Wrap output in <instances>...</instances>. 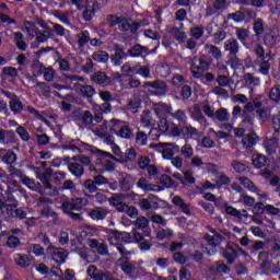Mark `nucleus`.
<instances>
[{
	"label": "nucleus",
	"instance_id": "f257e3e1",
	"mask_svg": "<svg viewBox=\"0 0 280 280\" xmlns=\"http://www.w3.org/2000/svg\"><path fill=\"white\" fill-rule=\"evenodd\" d=\"M91 164V158L84 154H78L70 158L68 161L67 168L71 175L75 178H82L84 176V167L85 165Z\"/></svg>",
	"mask_w": 280,
	"mask_h": 280
},
{
	"label": "nucleus",
	"instance_id": "f03ea898",
	"mask_svg": "<svg viewBox=\"0 0 280 280\" xmlns=\"http://www.w3.org/2000/svg\"><path fill=\"white\" fill-rule=\"evenodd\" d=\"M224 51L229 52L230 65L231 67H237L240 65V58L237 55L240 54V42L235 37H231L224 42L223 45Z\"/></svg>",
	"mask_w": 280,
	"mask_h": 280
},
{
	"label": "nucleus",
	"instance_id": "7ed1b4c3",
	"mask_svg": "<svg viewBox=\"0 0 280 280\" xmlns=\"http://www.w3.org/2000/svg\"><path fill=\"white\" fill-rule=\"evenodd\" d=\"M237 250H240V245L231 241H229L225 247L222 249V257L226 260V264H229V266H233V264H235V260L240 259V254L237 253Z\"/></svg>",
	"mask_w": 280,
	"mask_h": 280
},
{
	"label": "nucleus",
	"instance_id": "20e7f679",
	"mask_svg": "<svg viewBox=\"0 0 280 280\" xmlns=\"http://www.w3.org/2000/svg\"><path fill=\"white\" fill-rule=\"evenodd\" d=\"M109 60L114 67H121V65H124V60H128L126 46L115 44L113 47V54L109 55Z\"/></svg>",
	"mask_w": 280,
	"mask_h": 280
},
{
	"label": "nucleus",
	"instance_id": "39448f33",
	"mask_svg": "<svg viewBox=\"0 0 280 280\" xmlns=\"http://www.w3.org/2000/svg\"><path fill=\"white\" fill-rule=\"evenodd\" d=\"M71 119L77 124L82 121L83 126H89L90 124H93V114L91 110H83L79 107L72 110Z\"/></svg>",
	"mask_w": 280,
	"mask_h": 280
},
{
	"label": "nucleus",
	"instance_id": "423d86ee",
	"mask_svg": "<svg viewBox=\"0 0 280 280\" xmlns=\"http://www.w3.org/2000/svg\"><path fill=\"white\" fill-rule=\"evenodd\" d=\"M91 80L97 86H102V89L113 86L114 84L113 77H108V74L104 71H95L91 75Z\"/></svg>",
	"mask_w": 280,
	"mask_h": 280
},
{
	"label": "nucleus",
	"instance_id": "0eeeda50",
	"mask_svg": "<svg viewBox=\"0 0 280 280\" xmlns=\"http://www.w3.org/2000/svg\"><path fill=\"white\" fill-rule=\"evenodd\" d=\"M46 250H47L48 255H50L52 261H55L59 266H62V264H65V261H67L68 255H67V250H65V248H62V247L58 248L55 245H49Z\"/></svg>",
	"mask_w": 280,
	"mask_h": 280
},
{
	"label": "nucleus",
	"instance_id": "6e6552de",
	"mask_svg": "<svg viewBox=\"0 0 280 280\" xmlns=\"http://www.w3.org/2000/svg\"><path fill=\"white\" fill-rule=\"evenodd\" d=\"M142 89H154L155 91H150V95L159 96L167 91V83L161 80L147 81L143 83Z\"/></svg>",
	"mask_w": 280,
	"mask_h": 280
},
{
	"label": "nucleus",
	"instance_id": "1a4fd4ad",
	"mask_svg": "<svg viewBox=\"0 0 280 280\" xmlns=\"http://www.w3.org/2000/svg\"><path fill=\"white\" fill-rule=\"evenodd\" d=\"M33 32L35 33V36H36V43L31 45L32 49H38V46L40 44L47 43L49 38L56 37V33L50 31H42L38 27L33 28Z\"/></svg>",
	"mask_w": 280,
	"mask_h": 280
},
{
	"label": "nucleus",
	"instance_id": "9d476101",
	"mask_svg": "<svg viewBox=\"0 0 280 280\" xmlns=\"http://www.w3.org/2000/svg\"><path fill=\"white\" fill-rule=\"evenodd\" d=\"M160 148H163L162 156L163 159H166V161L172 160L175 154L180 152V147L175 143L163 142L160 144Z\"/></svg>",
	"mask_w": 280,
	"mask_h": 280
},
{
	"label": "nucleus",
	"instance_id": "9b49d317",
	"mask_svg": "<svg viewBox=\"0 0 280 280\" xmlns=\"http://www.w3.org/2000/svg\"><path fill=\"white\" fill-rule=\"evenodd\" d=\"M100 10H102V4L100 3V1L94 0L89 2L83 11L84 21H91L95 16V14L100 12Z\"/></svg>",
	"mask_w": 280,
	"mask_h": 280
},
{
	"label": "nucleus",
	"instance_id": "f8f14e48",
	"mask_svg": "<svg viewBox=\"0 0 280 280\" xmlns=\"http://www.w3.org/2000/svg\"><path fill=\"white\" fill-rule=\"evenodd\" d=\"M261 141V138L257 136V132L255 130L249 131L247 135H245L242 139L243 148L245 150H253L257 143Z\"/></svg>",
	"mask_w": 280,
	"mask_h": 280
},
{
	"label": "nucleus",
	"instance_id": "ddd939ff",
	"mask_svg": "<svg viewBox=\"0 0 280 280\" xmlns=\"http://www.w3.org/2000/svg\"><path fill=\"white\" fill-rule=\"evenodd\" d=\"M82 202L84 200L80 197L72 198L71 201L65 200L61 203V211H82V207H84Z\"/></svg>",
	"mask_w": 280,
	"mask_h": 280
},
{
	"label": "nucleus",
	"instance_id": "4468645a",
	"mask_svg": "<svg viewBox=\"0 0 280 280\" xmlns=\"http://www.w3.org/2000/svg\"><path fill=\"white\" fill-rule=\"evenodd\" d=\"M208 231H210L212 233V235H210V234L205 235V240H206V242H208L209 246H213L214 248H217V246H220V244H222V242L224 240H226L224 237V235L220 234L213 228H209Z\"/></svg>",
	"mask_w": 280,
	"mask_h": 280
},
{
	"label": "nucleus",
	"instance_id": "2eb2a0df",
	"mask_svg": "<svg viewBox=\"0 0 280 280\" xmlns=\"http://www.w3.org/2000/svg\"><path fill=\"white\" fill-rule=\"evenodd\" d=\"M253 89L249 90V97L250 100H253V103H246L243 109V113H245V115H250V113H253L255 108H260L261 100H264V95H256L255 97H253Z\"/></svg>",
	"mask_w": 280,
	"mask_h": 280
},
{
	"label": "nucleus",
	"instance_id": "dca6fc26",
	"mask_svg": "<svg viewBox=\"0 0 280 280\" xmlns=\"http://www.w3.org/2000/svg\"><path fill=\"white\" fill-rule=\"evenodd\" d=\"M133 240L138 244V248L145 253L147 250L152 249V241L143 238V235L140 232L133 233Z\"/></svg>",
	"mask_w": 280,
	"mask_h": 280
},
{
	"label": "nucleus",
	"instance_id": "f3484780",
	"mask_svg": "<svg viewBox=\"0 0 280 280\" xmlns=\"http://www.w3.org/2000/svg\"><path fill=\"white\" fill-rule=\"evenodd\" d=\"M82 148H84L85 152H90V154H97L100 156H104L105 159H110L112 161H115V155H113L110 152L100 150L86 142H81Z\"/></svg>",
	"mask_w": 280,
	"mask_h": 280
},
{
	"label": "nucleus",
	"instance_id": "a211bd4d",
	"mask_svg": "<svg viewBox=\"0 0 280 280\" xmlns=\"http://www.w3.org/2000/svg\"><path fill=\"white\" fill-rule=\"evenodd\" d=\"M264 145L268 156H272L273 154H277V150L279 149V138H266L264 140Z\"/></svg>",
	"mask_w": 280,
	"mask_h": 280
},
{
	"label": "nucleus",
	"instance_id": "6ab92c4d",
	"mask_svg": "<svg viewBox=\"0 0 280 280\" xmlns=\"http://www.w3.org/2000/svg\"><path fill=\"white\" fill-rule=\"evenodd\" d=\"M148 51H150V49L147 46H141V44H136L135 46H132L127 50V57L141 58L143 54L148 55Z\"/></svg>",
	"mask_w": 280,
	"mask_h": 280
},
{
	"label": "nucleus",
	"instance_id": "aec40b11",
	"mask_svg": "<svg viewBox=\"0 0 280 280\" xmlns=\"http://www.w3.org/2000/svg\"><path fill=\"white\" fill-rule=\"evenodd\" d=\"M110 235L118 242L117 244H130L132 242V235L128 232H121L119 230H110Z\"/></svg>",
	"mask_w": 280,
	"mask_h": 280
},
{
	"label": "nucleus",
	"instance_id": "412c9836",
	"mask_svg": "<svg viewBox=\"0 0 280 280\" xmlns=\"http://www.w3.org/2000/svg\"><path fill=\"white\" fill-rule=\"evenodd\" d=\"M137 187L142 191H163V187L156 184H148V179L143 177L137 182Z\"/></svg>",
	"mask_w": 280,
	"mask_h": 280
},
{
	"label": "nucleus",
	"instance_id": "4be33fe9",
	"mask_svg": "<svg viewBox=\"0 0 280 280\" xmlns=\"http://www.w3.org/2000/svg\"><path fill=\"white\" fill-rule=\"evenodd\" d=\"M124 121L117 119V118H113L110 120V125H108V120H104L103 126L106 128V130H108L109 128V132H112V135H116L117 132H119V130H121Z\"/></svg>",
	"mask_w": 280,
	"mask_h": 280
},
{
	"label": "nucleus",
	"instance_id": "5701e85b",
	"mask_svg": "<svg viewBox=\"0 0 280 280\" xmlns=\"http://www.w3.org/2000/svg\"><path fill=\"white\" fill-rule=\"evenodd\" d=\"M173 205L175 207H178L185 215H191V209H189V203L185 202V199L182 198L180 196H175L172 199Z\"/></svg>",
	"mask_w": 280,
	"mask_h": 280
},
{
	"label": "nucleus",
	"instance_id": "b1692460",
	"mask_svg": "<svg viewBox=\"0 0 280 280\" xmlns=\"http://www.w3.org/2000/svg\"><path fill=\"white\" fill-rule=\"evenodd\" d=\"M173 110L172 105L162 104L154 109V113L156 117L167 119V117H172Z\"/></svg>",
	"mask_w": 280,
	"mask_h": 280
},
{
	"label": "nucleus",
	"instance_id": "393cba45",
	"mask_svg": "<svg viewBox=\"0 0 280 280\" xmlns=\"http://www.w3.org/2000/svg\"><path fill=\"white\" fill-rule=\"evenodd\" d=\"M15 46L20 51H27V43H25V35L21 31L13 33Z\"/></svg>",
	"mask_w": 280,
	"mask_h": 280
},
{
	"label": "nucleus",
	"instance_id": "a878e982",
	"mask_svg": "<svg viewBox=\"0 0 280 280\" xmlns=\"http://www.w3.org/2000/svg\"><path fill=\"white\" fill-rule=\"evenodd\" d=\"M235 36H236V40L240 43H242V45L244 47H248V44L246 43V40H248V36H249V31L248 28H244V27H235Z\"/></svg>",
	"mask_w": 280,
	"mask_h": 280
},
{
	"label": "nucleus",
	"instance_id": "bb28decb",
	"mask_svg": "<svg viewBox=\"0 0 280 280\" xmlns=\"http://www.w3.org/2000/svg\"><path fill=\"white\" fill-rule=\"evenodd\" d=\"M9 107L14 115H21V113L25 110V105L21 102L19 96L9 102Z\"/></svg>",
	"mask_w": 280,
	"mask_h": 280
},
{
	"label": "nucleus",
	"instance_id": "cd10ccee",
	"mask_svg": "<svg viewBox=\"0 0 280 280\" xmlns=\"http://www.w3.org/2000/svg\"><path fill=\"white\" fill-rule=\"evenodd\" d=\"M14 261L20 268H30L32 266V260L30 256L25 254H14Z\"/></svg>",
	"mask_w": 280,
	"mask_h": 280
},
{
	"label": "nucleus",
	"instance_id": "c85d7f7f",
	"mask_svg": "<svg viewBox=\"0 0 280 280\" xmlns=\"http://www.w3.org/2000/svg\"><path fill=\"white\" fill-rule=\"evenodd\" d=\"M140 66V63L130 65L126 62L122 65L121 71L125 73V75L132 78V75H138Z\"/></svg>",
	"mask_w": 280,
	"mask_h": 280
},
{
	"label": "nucleus",
	"instance_id": "c756f323",
	"mask_svg": "<svg viewBox=\"0 0 280 280\" xmlns=\"http://www.w3.org/2000/svg\"><path fill=\"white\" fill-rule=\"evenodd\" d=\"M118 185L121 189V191H130L132 188V176L129 174H126L118 178Z\"/></svg>",
	"mask_w": 280,
	"mask_h": 280
},
{
	"label": "nucleus",
	"instance_id": "7c9ffc66",
	"mask_svg": "<svg viewBox=\"0 0 280 280\" xmlns=\"http://www.w3.org/2000/svg\"><path fill=\"white\" fill-rule=\"evenodd\" d=\"M268 163V158L264 154H256L252 156V165H254L255 170H261V167H266Z\"/></svg>",
	"mask_w": 280,
	"mask_h": 280
},
{
	"label": "nucleus",
	"instance_id": "2f4dec72",
	"mask_svg": "<svg viewBox=\"0 0 280 280\" xmlns=\"http://www.w3.org/2000/svg\"><path fill=\"white\" fill-rule=\"evenodd\" d=\"M155 73L159 78H168L170 73H172V69L167 62H160L155 67Z\"/></svg>",
	"mask_w": 280,
	"mask_h": 280
},
{
	"label": "nucleus",
	"instance_id": "473e14b6",
	"mask_svg": "<svg viewBox=\"0 0 280 280\" xmlns=\"http://www.w3.org/2000/svg\"><path fill=\"white\" fill-rule=\"evenodd\" d=\"M231 167L234 170L236 174H248L250 172V166L242 163L237 160H233L231 163Z\"/></svg>",
	"mask_w": 280,
	"mask_h": 280
},
{
	"label": "nucleus",
	"instance_id": "72a5a7b5",
	"mask_svg": "<svg viewBox=\"0 0 280 280\" xmlns=\"http://www.w3.org/2000/svg\"><path fill=\"white\" fill-rule=\"evenodd\" d=\"M81 96L84 100H91L95 95V88L89 84H79Z\"/></svg>",
	"mask_w": 280,
	"mask_h": 280
},
{
	"label": "nucleus",
	"instance_id": "f704fd0d",
	"mask_svg": "<svg viewBox=\"0 0 280 280\" xmlns=\"http://www.w3.org/2000/svg\"><path fill=\"white\" fill-rule=\"evenodd\" d=\"M92 60H94V62L106 65V62L110 60V55H108L105 50H96L92 55Z\"/></svg>",
	"mask_w": 280,
	"mask_h": 280
},
{
	"label": "nucleus",
	"instance_id": "c9c22d12",
	"mask_svg": "<svg viewBox=\"0 0 280 280\" xmlns=\"http://www.w3.org/2000/svg\"><path fill=\"white\" fill-rule=\"evenodd\" d=\"M244 82L246 86H261V79L250 72L244 74Z\"/></svg>",
	"mask_w": 280,
	"mask_h": 280
},
{
	"label": "nucleus",
	"instance_id": "e433bc0d",
	"mask_svg": "<svg viewBox=\"0 0 280 280\" xmlns=\"http://www.w3.org/2000/svg\"><path fill=\"white\" fill-rule=\"evenodd\" d=\"M86 272L93 280H104V271L97 269L94 265H90Z\"/></svg>",
	"mask_w": 280,
	"mask_h": 280
},
{
	"label": "nucleus",
	"instance_id": "4c0bfd02",
	"mask_svg": "<svg viewBox=\"0 0 280 280\" xmlns=\"http://www.w3.org/2000/svg\"><path fill=\"white\" fill-rule=\"evenodd\" d=\"M171 117L175 121H178V124H183L184 126L187 124V112L185 109L173 110Z\"/></svg>",
	"mask_w": 280,
	"mask_h": 280
},
{
	"label": "nucleus",
	"instance_id": "58836bf2",
	"mask_svg": "<svg viewBox=\"0 0 280 280\" xmlns=\"http://www.w3.org/2000/svg\"><path fill=\"white\" fill-rule=\"evenodd\" d=\"M45 70V66L40 62V60L35 59L31 65V71L34 78H40L43 75V71Z\"/></svg>",
	"mask_w": 280,
	"mask_h": 280
},
{
	"label": "nucleus",
	"instance_id": "ea45409f",
	"mask_svg": "<svg viewBox=\"0 0 280 280\" xmlns=\"http://www.w3.org/2000/svg\"><path fill=\"white\" fill-rule=\"evenodd\" d=\"M240 183L245 187V189H249L253 194H257L259 191V188L255 185L253 180L248 177L241 176L238 177Z\"/></svg>",
	"mask_w": 280,
	"mask_h": 280
},
{
	"label": "nucleus",
	"instance_id": "a19ab883",
	"mask_svg": "<svg viewBox=\"0 0 280 280\" xmlns=\"http://www.w3.org/2000/svg\"><path fill=\"white\" fill-rule=\"evenodd\" d=\"M243 128H253L255 126V116L253 114H246L243 112L241 115Z\"/></svg>",
	"mask_w": 280,
	"mask_h": 280
},
{
	"label": "nucleus",
	"instance_id": "79ce46f5",
	"mask_svg": "<svg viewBox=\"0 0 280 280\" xmlns=\"http://www.w3.org/2000/svg\"><path fill=\"white\" fill-rule=\"evenodd\" d=\"M116 137H119L120 139H132V137H135V133L132 132V128H130L128 125H122L118 130Z\"/></svg>",
	"mask_w": 280,
	"mask_h": 280
},
{
	"label": "nucleus",
	"instance_id": "37998d69",
	"mask_svg": "<svg viewBox=\"0 0 280 280\" xmlns=\"http://www.w3.org/2000/svg\"><path fill=\"white\" fill-rule=\"evenodd\" d=\"M28 255H34L36 257H45V247H42L40 244H31L28 246Z\"/></svg>",
	"mask_w": 280,
	"mask_h": 280
},
{
	"label": "nucleus",
	"instance_id": "c03bdc74",
	"mask_svg": "<svg viewBox=\"0 0 280 280\" xmlns=\"http://www.w3.org/2000/svg\"><path fill=\"white\" fill-rule=\"evenodd\" d=\"M91 40V33L85 30L81 31L78 35V45L82 49V47H86V43H90Z\"/></svg>",
	"mask_w": 280,
	"mask_h": 280
},
{
	"label": "nucleus",
	"instance_id": "a18cd8bd",
	"mask_svg": "<svg viewBox=\"0 0 280 280\" xmlns=\"http://www.w3.org/2000/svg\"><path fill=\"white\" fill-rule=\"evenodd\" d=\"M19 161V155L14 153V151L7 150V153H4V158L2 160V163L4 165H14Z\"/></svg>",
	"mask_w": 280,
	"mask_h": 280
},
{
	"label": "nucleus",
	"instance_id": "49530a36",
	"mask_svg": "<svg viewBox=\"0 0 280 280\" xmlns=\"http://www.w3.org/2000/svg\"><path fill=\"white\" fill-rule=\"evenodd\" d=\"M160 185H162L166 189H170L172 187H178V184L174 179H172L167 174L161 175Z\"/></svg>",
	"mask_w": 280,
	"mask_h": 280
},
{
	"label": "nucleus",
	"instance_id": "de8ad7c7",
	"mask_svg": "<svg viewBox=\"0 0 280 280\" xmlns=\"http://www.w3.org/2000/svg\"><path fill=\"white\" fill-rule=\"evenodd\" d=\"M269 100L275 104H280V84H276L269 91Z\"/></svg>",
	"mask_w": 280,
	"mask_h": 280
},
{
	"label": "nucleus",
	"instance_id": "09e8293b",
	"mask_svg": "<svg viewBox=\"0 0 280 280\" xmlns=\"http://www.w3.org/2000/svg\"><path fill=\"white\" fill-rule=\"evenodd\" d=\"M82 187H83V191H86V194H95L98 189L94 179H85L82 183Z\"/></svg>",
	"mask_w": 280,
	"mask_h": 280
},
{
	"label": "nucleus",
	"instance_id": "8fccbe9b",
	"mask_svg": "<svg viewBox=\"0 0 280 280\" xmlns=\"http://www.w3.org/2000/svg\"><path fill=\"white\" fill-rule=\"evenodd\" d=\"M228 20L234 21V23H244V21H246V13H244L243 11H236L234 13H229Z\"/></svg>",
	"mask_w": 280,
	"mask_h": 280
},
{
	"label": "nucleus",
	"instance_id": "3c124183",
	"mask_svg": "<svg viewBox=\"0 0 280 280\" xmlns=\"http://www.w3.org/2000/svg\"><path fill=\"white\" fill-rule=\"evenodd\" d=\"M190 36L195 38V40H200L201 37L205 36V26L197 25L190 28Z\"/></svg>",
	"mask_w": 280,
	"mask_h": 280
},
{
	"label": "nucleus",
	"instance_id": "603ef678",
	"mask_svg": "<svg viewBox=\"0 0 280 280\" xmlns=\"http://www.w3.org/2000/svg\"><path fill=\"white\" fill-rule=\"evenodd\" d=\"M266 248V243L264 241H255L253 245L247 246V250L252 253V255H257L259 250H264Z\"/></svg>",
	"mask_w": 280,
	"mask_h": 280
},
{
	"label": "nucleus",
	"instance_id": "864d4df0",
	"mask_svg": "<svg viewBox=\"0 0 280 280\" xmlns=\"http://www.w3.org/2000/svg\"><path fill=\"white\" fill-rule=\"evenodd\" d=\"M206 49H208V54L214 58V60H221L222 59V50H220V47L215 45H208L206 46Z\"/></svg>",
	"mask_w": 280,
	"mask_h": 280
},
{
	"label": "nucleus",
	"instance_id": "5fc2aeb1",
	"mask_svg": "<svg viewBox=\"0 0 280 280\" xmlns=\"http://www.w3.org/2000/svg\"><path fill=\"white\" fill-rule=\"evenodd\" d=\"M89 215L92 220H105L108 212L102 209H94L90 211Z\"/></svg>",
	"mask_w": 280,
	"mask_h": 280
},
{
	"label": "nucleus",
	"instance_id": "6e6d98bb",
	"mask_svg": "<svg viewBox=\"0 0 280 280\" xmlns=\"http://www.w3.org/2000/svg\"><path fill=\"white\" fill-rule=\"evenodd\" d=\"M69 161H71V156H65V158H61V156H57V158H54L50 162V165L51 167H60L61 165H68Z\"/></svg>",
	"mask_w": 280,
	"mask_h": 280
},
{
	"label": "nucleus",
	"instance_id": "4d7b16f0",
	"mask_svg": "<svg viewBox=\"0 0 280 280\" xmlns=\"http://www.w3.org/2000/svg\"><path fill=\"white\" fill-rule=\"evenodd\" d=\"M42 75H44V80L46 82H54V78H56V71L51 67H45Z\"/></svg>",
	"mask_w": 280,
	"mask_h": 280
},
{
	"label": "nucleus",
	"instance_id": "13d9d810",
	"mask_svg": "<svg viewBox=\"0 0 280 280\" xmlns=\"http://www.w3.org/2000/svg\"><path fill=\"white\" fill-rule=\"evenodd\" d=\"M224 210L228 215H231L232 218H242V212L234 208L233 206H229L228 202H224Z\"/></svg>",
	"mask_w": 280,
	"mask_h": 280
},
{
	"label": "nucleus",
	"instance_id": "bf43d9fd",
	"mask_svg": "<svg viewBox=\"0 0 280 280\" xmlns=\"http://www.w3.org/2000/svg\"><path fill=\"white\" fill-rule=\"evenodd\" d=\"M258 71L261 75H270V61L262 59L260 61Z\"/></svg>",
	"mask_w": 280,
	"mask_h": 280
},
{
	"label": "nucleus",
	"instance_id": "052dcab7",
	"mask_svg": "<svg viewBox=\"0 0 280 280\" xmlns=\"http://www.w3.org/2000/svg\"><path fill=\"white\" fill-rule=\"evenodd\" d=\"M198 135V129L191 126H182V136L183 137H196Z\"/></svg>",
	"mask_w": 280,
	"mask_h": 280
},
{
	"label": "nucleus",
	"instance_id": "680f3d73",
	"mask_svg": "<svg viewBox=\"0 0 280 280\" xmlns=\"http://www.w3.org/2000/svg\"><path fill=\"white\" fill-rule=\"evenodd\" d=\"M136 143L137 145H148V133L144 131H138L136 133Z\"/></svg>",
	"mask_w": 280,
	"mask_h": 280
},
{
	"label": "nucleus",
	"instance_id": "e2e57ef3",
	"mask_svg": "<svg viewBox=\"0 0 280 280\" xmlns=\"http://www.w3.org/2000/svg\"><path fill=\"white\" fill-rule=\"evenodd\" d=\"M173 36L178 43L187 42V33L182 32L180 30H178V27L173 28Z\"/></svg>",
	"mask_w": 280,
	"mask_h": 280
},
{
	"label": "nucleus",
	"instance_id": "0e129e2a",
	"mask_svg": "<svg viewBox=\"0 0 280 280\" xmlns=\"http://www.w3.org/2000/svg\"><path fill=\"white\" fill-rule=\"evenodd\" d=\"M185 82L187 81L185 80V77H183V74H174L172 78V84L176 89H180V86H185Z\"/></svg>",
	"mask_w": 280,
	"mask_h": 280
},
{
	"label": "nucleus",
	"instance_id": "69168bd1",
	"mask_svg": "<svg viewBox=\"0 0 280 280\" xmlns=\"http://www.w3.org/2000/svg\"><path fill=\"white\" fill-rule=\"evenodd\" d=\"M253 31L255 32L256 36H261L264 34V20L257 19L253 24Z\"/></svg>",
	"mask_w": 280,
	"mask_h": 280
},
{
	"label": "nucleus",
	"instance_id": "338daca9",
	"mask_svg": "<svg viewBox=\"0 0 280 280\" xmlns=\"http://www.w3.org/2000/svg\"><path fill=\"white\" fill-rule=\"evenodd\" d=\"M158 122V130L161 132V135H165L167 130H170V121H167V118H159Z\"/></svg>",
	"mask_w": 280,
	"mask_h": 280
},
{
	"label": "nucleus",
	"instance_id": "774afa93",
	"mask_svg": "<svg viewBox=\"0 0 280 280\" xmlns=\"http://www.w3.org/2000/svg\"><path fill=\"white\" fill-rule=\"evenodd\" d=\"M15 132H16V135H19V137H20V139H22V141H28L31 139L30 132L23 126H19L15 129Z\"/></svg>",
	"mask_w": 280,
	"mask_h": 280
}]
</instances>
